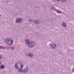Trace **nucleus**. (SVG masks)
<instances>
[{"label":"nucleus","mask_w":74,"mask_h":74,"mask_svg":"<svg viewBox=\"0 0 74 74\" xmlns=\"http://www.w3.org/2000/svg\"><path fill=\"white\" fill-rule=\"evenodd\" d=\"M1 59V55H0V60Z\"/></svg>","instance_id":"nucleus-16"},{"label":"nucleus","mask_w":74,"mask_h":74,"mask_svg":"<svg viewBox=\"0 0 74 74\" xmlns=\"http://www.w3.org/2000/svg\"><path fill=\"white\" fill-rule=\"evenodd\" d=\"M5 42L9 45H12L14 43V40L12 39L8 38L5 40Z\"/></svg>","instance_id":"nucleus-3"},{"label":"nucleus","mask_w":74,"mask_h":74,"mask_svg":"<svg viewBox=\"0 0 74 74\" xmlns=\"http://www.w3.org/2000/svg\"><path fill=\"white\" fill-rule=\"evenodd\" d=\"M0 49H3V47L0 46Z\"/></svg>","instance_id":"nucleus-15"},{"label":"nucleus","mask_w":74,"mask_h":74,"mask_svg":"<svg viewBox=\"0 0 74 74\" xmlns=\"http://www.w3.org/2000/svg\"><path fill=\"white\" fill-rule=\"evenodd\" d=\"M21 21V18H17L16 20V23H19Z\"/></svg>","instance_id":"nucleus-6"},{"label":"nucleus","mask_w":74,"mask_h":74,"mask_svg":"<svg viewBox=\"0 0 74 74\" xmlns=\"http://www.w3.org/2000/svg\"><path fill=\"white\" fill-rule=\"evenodd\" d=\"M28 71H29V67L27 66L24 69V70H23V71L22 73L23 72H24V73H27Z\"/></svg>","instance_id":"nucleus-4"},{"label":"nucleus","mask_w":74,"mask_h":74,"mask_svg":"<svg viewBox=\"0 0 74 74\" xmlns=\"http://www.w3.org/2000/svg\"><path fill=\"white\" fill-rule=\"evenodd\" d=\"M57 1H60V0H57Z\"/></svg>","instance_id":"nucleus-18"},{"label":"nucleus","mask_w":74,"mask_h":74,"mask_svg":"<svg viewBox=\"0 0 74 74\" xmlns=\"http://www.w3.org/2000/svg\"><path fill=\"white\" fill-rule=\"evenodd\" d=\"M1 16V14H0V16Z\"/></svg>","instance_id":"nucleus-19"},{"label":"nucleus","mask_w":74,"mask_h":74,"mask_svg":"<svg viewBox=\"0 0 74 74\" xmlns=\"http://www.w3.org/2000/svg\"><path fill=\"white\" fill-rule=\"evenodd\" d=\"M25 41L29 48H33L35 46V43L34 42H30L28 39H26Z\"/></svg>","instance_id":"nucleus-2"},{"label":"nucleus","mask_w":74,"mask_h":74,"mask_svg":"<svg viewBox=\"0 0 74 74\" xmlns=\"http://www.w3.org/2000/svg\"><path fill=\"white\" fill-rule=\"evenodd\" d=\"M5 68V66H4V65H1V67H0V69H3Z\"/></svg>","instance_id":"nucleus-9"},{"label":"nucleus","mask_w":74,"mask_h":74,"mask_svg":"<svg viewBox=\"0 0 74 74\" xmlns=\"http://www.w3.org/2000/svg\"><path fill=\"white\" fill-rule=\"evenodd\" d=\"M29 56L30 57H32L33 56V54L32 53H30L29 54Z\"/></svg>","instance_id":"nucleus-10"},{"label":"nucleus","mask_w":74,"mask_h":74,"mask_svg":"<svg viewBox=\"0 0 74 74\" xmlns=\"http://www.w3.org/2000/svg\"><path fill=\"white\" fill-rule=\"evenodd\" d=\"M34 22L36 24H39V23H40V21L38 20H35L34 21Z\"/></svg>","instance_id":"nucleus-8"},{"label":"nucleus","mask_w":74,"mask_h":74,"mask_svg":"<svg viewBox=\"0 0 74 74\" xmlns=\"http://www.w3.org/2000/svg\"><path fill=\"white\" fill-rule=\"evenodd\" d=\"M66 25L67 24H66V23L63 22L62 24V26L64 27H67Z\"/></svg>","instance_id":"nucleus-7"},{"label":"nucleus","mask_w":74,"mask_h":74,"mask_svg":"<svg viewBox=\"0 0 74 74\" xmlns=\"http://www.w3.org/2000/svg\"><path fill=\"white\" fill-rule=\"evenodd\" d=\"M60 0H61L62 2H66V0H60Z\"/></svg>","instance_id":"nucleus-13"},{"label":"nucleus","mask_w":74,"mask_h":74,"mask_svg":"<svg viewBox=\"0 0 74 74\" xmlns=\"http://www.w3.org/2000/svg\"><path fill=\"white\" fill-rule=\"evenodd\" d=\"M11 49H12V50H14V49H15V47H11Z\"/></svg>","instance_id":"nucleus-14"},{"label":"nucleus","mask_w":74,"mask_h":74,"mask_svg":"<svg viewBox=\"0 0 74 74\" xmlns=\"http://www.w3.org/2000/svg\"><path fill=\"white\" fill-rule=\"evenodd\" d=\"M28 21L29 22H33V20L32 19H30L28 20Z\"/></svg>","instance_id":"nucleus-11"},{"label":"nucleus","mask_w":74,"mask_h":74,"mask_svg":"<svg viewBox=\"0 0 74 74\" xmlns=\"http://www.w3.org/2000/svg\"><path fill=\"white\" fill-rule=\"evenodd\" d=\"M57 13H58L59 14H60L61 13H62V12L60 11H57Z\"/></svg>","instance_id":"nucleus-12"},{"label":"nucleus","mask_w":74,"mask_h":74,"mask_svg":"<svg viewBox=\"0 0 74 74\" xmlns=\"http://www.w3.org/2000/svg\"><path fill=\"white\" fill-rule=\"evenodd\" d=\"M49 46L50 47H51L52 48L54 49L56 47V45L55 44H53V45L52 44H49Z\"/></svg>","instance_id":"nucleus-5"},{"label":"nucleus","mask_w":74,"mask_h":74,"mask_svg":"<svg viewBox=\"0 0 74 74\" xmlns=\"http://www.w3.org/2000/svg\"><path fill=\"white\" fill-rule=\"evenodd\" d=\"M15 68L18 69V71L20 72H23V69L24 67L23 63L21 61H18L15 64Z\"/></svg>","instance_id":"nucleus-1"},{"label":"nucleus","mask_w":74,"mask_h":74,"mask_svg":"<svg viewBox=\"0 0 74 74\" xmlns=\"http://www.w3.org/2000/svg\"><path fill=\"white\" fill-rule=\"evenodd\" d=\"M1 61H0V64H1Z\"/></svg>","instance_id":"nucleus-17"}]
</instances>
